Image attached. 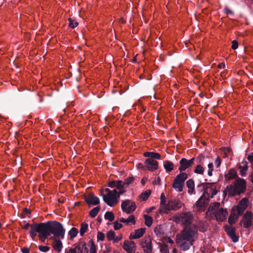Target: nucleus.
Segmentation results:
<instances>
[{
  "instance_id": "1",
  "label": "nucleus",
  "mask_w": 253,
  "mask_h": 253,
  "mask_svg": "<svg viewBox=\"0 0 253 253\" xmlns=\"http://www.w3.org/2000/svg\"><path fill=\"white\" fill-rule=\"evenodd\" d=\"M246 189V182L245 179L238 178L233 184L228 185L223 192L222 196L225 199L227 195L229 197L239 196L245 192Z\"/></svg>"
},
{
  "instance_id": "2",
  "label": "nucleus",
  "mask_w": 253,
  "mask_h": 253,
  "mask_svg": "<svg viewBox=\"0 0 253 253\" xmlns=\"http://www.w3.org/2000/svg\"><path fill=\"white\" fill-rule=\"evenodd\" d=\"M198 231L195 225L186 226L180 233L177 234L176 236L194 242L198 238Z\"/></svg>"
},
{
  "instance_id": "3",
  "label": "nucleus",
  "mask_w": 253,
  "mask_h": 253,
  "mask_svg": "<svg viewBox=\"0 0 253 253\" xmlns=\"http://www.w3.org/2000/svg\"><path fill=\"white\" fill-rule=\"evenodd\" d=\"M48 227V230L50 234H53L55 237L63 239L64 237L65 230L61 223L58 221H47L44 223Z\"/></svg>"
},
{
  "instance_id": "4",
  "label": "nucleus",
  "mask_w": 253,
  "mask_h": 253,
  "mask_svg": "<svg viewBox=\"0 0 253 253\" xmlns=\"http://www.w3.org/2000/svg\"><path fill=\"white\" fill-rule=\"evenodd\" d=\"M209 193L204 192L202 195L196 203V205L199 208V210L204 211L206 206L209 203Z\"/></svg>"
},
{
  "instance_id": "5",
  "label": "nucleus",
  "mask_w": 253,
  "mask_h": 253,
  "mask_svg": "<svg viewBox=\"0 0 253 253\" xmlns=\"http://www.w3.org/2000/svg\"><path fill=\"white\" fill-rule=\"evenodd\" d=\"M136 205L135 202L129 200H125L122 202L121 209L123 212L127 214L132 213L136 209Z\"/></svg>"
},
{
  "instance_id": "6",
  "label": "nucleus",
  "mask_w": 253,
  "mask_h": 253,
  "mask_svg": "<svg viewBox=\"0 0 253 253\" xmlns=\"http://www.w3.org/2000/svg\"><path fill=\"white\" fill-rule=\"evenodd\" d=\"M103 201L109 206L113 207L119 202V199L117 197V191L116 190V193H111L109 196L102 194Z\"/></svg>"
},
{
  "instance_id": "7",
  "label": "nucleus",
  "mask_w": 253,
  "mask_h": 253,
  "mask_svg": "<svg viewBox=\"0 0 253 253\" xmlns=\"http://www.w3.org/2000/svg\"><path fill=\"white\" fill-rule=\"evenodd\" d=\"M182 203L178 199H171L165 206V210L168 211L171 210L176 211L182 206Z\"/></svg>"
},
{
  "instance_id": "8",
  "label": "nucleus",
  "mask_w": 253,
  "mask_h": 253,
  "mask_svg": "<svg viewBox=\"0 0 253 253\" xmlns=\"http://www.w3.org/2000/svg\"><path fill=\"white\" fill-rule=\"evenodd\" d=\"M176 243L177 246L180 248V250L186 251L188 250L193 245V242L188 241L181 238L176 236Z\"/></svg>"
},
{
  "instance_id": "9",
  "label": "nucleus",
  "mask_w": 253,
  "mask_h": 253,
  "mask_svg": "<svg viewBox=\"0 0 253 253\" xmlns=\"http://www.w3.org/2000/svg\"><path fill=\"white\" fill-rule=\"evenodd\" d=\"M195 158H192L190 160H187L186 158H182L179 161L180 167L178 168L179 171L181 172L187 169H189L194 163Z\"/></svg>"
},
{
  "instance_id": "10",
  "label": "nucleus",
  "mask_w": 253,
  "mask_h": 253,
  "mask_svg": "<svg viewBox=\"0 0 253 253\" xmlns=\"http://www.w3.org/2000/svg\"><path fill=\"white\" fill-rule=\"evenodd\" d=\"M140 245L145 253H152V246L150 237H145L140 241Z\"/></svg>"
},
{
  "instance_id": "11",
  "label": "nucleus",
  "mask_w": 253,
  "mask_h": 253,
  "mask_svg": "<svg viewBox=\"0 0 253 253\" xmlns=\"http://www.w3.org/2000/svg\"><path fill=\"white\" fill-rule=\"evenodd\" d=\"M84 199L89 207L91 205H97L100 203L99 199L92 193L84 195Z\"/></svg>"
},
{
  "instance_id": "12",
  "label": "nucleus",
  "mask_w": 253,
  "mask_h": 253,
  "mask_svg": "<svg viewBox=\"0 0 253 253\" xmlns=\"http://www.w3.org/2000/svg\"><path fill=\"white\" fill-rule=\"evenodd\" d=\"M248 202L247 198H244L239 202L237 206H234L232 208L237 212L239 215H241L247 209Z\"/></svg>"
},
{
  "instance_id": "13",
  "label": "nucleus",
  "mask_w": 253,
  "mask_h": 253,
  "mask_svg": "<svg viewBox=\"0 0 253 253\" xmlns=\"http://www.w3.org/2000/svg\"><path fill=\"white\" fill-rule=\"evenodd\" d=\"M253 213L250 211H247L244 215V219L240 222V225L243 224L244 227L248 228L251 227L252 223Z\"/></svg>"
},
{
  "instance_id": "14",
  "label": "nucleus",
  "mask_w": 253,
  "mask_h": 253,
  "mask_svg": "<svg viewBox=\"0 0 253 253\" xmlns=\"http://www.w3.org/2000/svg\"><path fill=\"white\" fill-rule=\"evenodd\" d=\"M40 235L39 237L41 240H44L47 238L50 235V233L48 230V227L45 225L44 223H39Z\"/></svg>"
},
{
  "instance_id": "15",
  "label": "nucleus",
  "mask_w": 253,
  "mask_h": 253,
  "mask_svg": "<svg viewBox=\"0 0 253 253\" xmlns=\"http://www.w3.org/2000/svg\"><path fill=\"white\" fill-rule=\"evenodd\" d=\"M227 214L228 211L226 209H224L222 208H220L213 213L217 221H223L226 219Z\"/></svg>"
},
{
  "instance_id": "16",
  "label": "nucleus",
  "mask_w": 253,
  "mask_h": 253,
  "mask_svg": "<svg viewBox=\"0 0 253 253\" xmlns=\"http://www.w3.org/2000/svg\"><path fill=\"white\" fill-rule=\"evenodd\" d=\"M182 224L186 226H190L193 219L192 214L190 212H186L181 213L179 216Z\"/></svg>"
},
{
  "instance_id": "17",
  "label": "nucleus",
  "mask_w": 253,
  "mask_h": 253,
  "mask_svg": "<svg viewBox=\"0 0 253 253\" xmlns=\"http://www.w3.org/2000/svg\"><path fill=\"white\" fill-rule=\"evenodd\" d=\"M145 166L149 170L153 171L158 168L157 161L151 159H147L145 161Z\"/></svg>"
},
{
  "instance_id": "18",
  "label": "nucleus",
  "mask_w": 253,
  "mask_h": 253,
  "mask_svg": "<svg viewBox=\"0 0 253 253\" xmlns=\"http://www.w3.org/2000/svg\"><path fill=\"white\" fill-rule=\"evenodd\" d=\"M239 178L238 176L237 173L236 171L234 169H230L228 173L225 174V181H227L233 179H236V180L237 178Z\"/></svg>"
},
{
  "instance_id": "19",
  "label": "nucleus",
  "mask_w": 253,
  "mask_h": 253,
  "mask_svg": "<svg viewBox=\"0 0 253 253\" xmlns=\"http://www.w3.org/2000/svg\"><path fill=\"white\" fill-rule=\"evenodd\" d=\"M145 231V228H141L135 230L133 233H131L129 236V238L132 239H138L141 237Z\"/></svg>"
},
{
  "instance_id": "20",
  "label": "nucleus",
  "mask_w": 253,
  "mask_h": 253,
  "mask_svg": "<svg viewBox=\"0 0 253 253\" xmlns=\"http://www.w3.org/2000/svg\"><path fill=\"white\" fill-rule=\"evenodd\" d=\"M239 215L237 213V212L235 211L234 209H232L231 213L228 218V222L229 223L232 225L235 224L239 217Z\"/></svg>"
},
{
  "instance_id": "21",
  "label": "nucleus",
  "mask_w": 253,
  "mask_h": 253,
  "mask_svg": "<svg viewBox=\"0 0 253 253\" xmlns=\"http://www.w3.org/2000/svg\"><path fill=\"white\" fill-rule=\"evenodd\" d=\"M40 231L39 224L34 223L31 225L29 233L33 239L37 236V232L39 233Z\"/></svg>"
},
{
  "instance_id": "22",
  "label": "nucleus",
  "mask_w": 253,
  "mask_h": 253,
  "mask_svg": "<svg viewBox=\"0 0 253 253\" xmlns=\"http://www.w3.org/2000/svg\"><path fill=\"white\" fill-rule=\"evenodd\" d=\"M53 248L57 252L59 253L61 251L63 245L62 243L59 239H57L55 237L53 238Z\"/></svg>"
},
{
  "instance_id": "23",
  "label": "nucleus",
  "mask_w": 253,
  "mask_h": 253,
  "mask_svg": "<svg viewBox=\"0 0 253 253\" xmlns=\"http://www.w3.org/2000/svg\"><path fill=\"white\" fill-rule=\"evenodd\" d=\"M220 204L219 202H214L211 203L210 207L208 209L207 212H210L211 213L213 214L217 211H218L220 208Z\"/></svg>"
},
{
  "instance_id": "24",
  "label": "nucleus",
  "mask_w": 253,
  "mask_h": 253,
  "mask_svg": "<svg viewBox=\"0 0 253 253\" xmlns=\"http://www.w3.org/2000/svg\"><path fill=\"white\" fill-rule=\"evenodd\" d=\"M76 248L80 251V253H88V252L86 243L84 241H80L76 246Z\"/></svg>"
},
{
  "instance_id": "25",
  "label": "nucleus",
  "mask_w": 253,
  "mask_h": 253,
  "mask_svg": "<svg viewBox=\"0 0 253 253\" xmlns=\"http://www.w3.org/2000/svg\"><path fill=\"white\" fill-rule=\"evenodd\" d=\"M202 186L203 187L204 192H207L209 193V189L211 190L212 189V186L216 187V183L215 182H204L202 183L201 184L198 185V186Z\"/></svg>"
},
{
  "instance_id": "26",
  "label": "nucleus",
  "mask_w": 253,
  "mask_h": 253,
  "mask_svg": "<svg viewBox=\"0 0 253 253\" xmlns=\"http://www.w3.org/2000/svg\"><path fill=\"white\" fill-rule=\"evenodd\" d=\"M143 155L145 157L149 158L148 159L160 160L161 158L160 154L154 152H146L144 153Z\"/></svg>"
},
{
  "instance_id": "27",
  "label": "nucleus",
  "mask_w": 253,
  "mask_h": 253,
  "mask_svg": "<svg viewBox=\"0 0 253 253\" xmlns=\"http://www.w3.org/2000/svg\"><path fill=\"white\" fill-rule=\"evenodd\" d=\"M187 178L188 174L185 172H181L175 177L174 180L184 185V181L187 179Z\"/></svg>"
},
{
  "instance_id": "28",
  "label": "nucleus",
  "mask_w": 253,
  "mask_h": 253,
  "mask_svg": "<svg viewBox=\"0 0 253 253\" xmlns=\"http://www.w3.org/2000/svg\"><path fill=\"white\" fill-rule=\"evenodd\" d=\"M174 166L173 163L171 161L167 160L164 162V167L167 172L172 170L174 169Z\"/></svg>"
},
{
  "instance_id": "29",
  "label": "nucleus",
  "mask_w": 253,
  "mask_h": 253,
  "mask_svg": "<svg viewBox=\"0 0 253 253\" xmlns=\"http://www.w3.org/2000/svg\"><path fill=\"white\" fill-rule=\"evenodd\" d=\"M120 221L121 222L126 223V224H128L129 222H132L133 224L135 223V217L133 215H130L126 219L122 217L120 218Z\"/></svg>"
},
{
  "instance_id": "30",
  "label": "nucleus",
  "mask_w": 253,
  "mask_h": 253,
  "mask_svg": "<svg viewBox=\"0 0 253 253\" xmlns=\"http://www.w3.org/2000/svg\"><path fill=\"white\" fill-rule=\"evenodd\" d=\"M183 184L174 179L172 187L174 189L176 190L178 192H181L183 191Z\"/></svg>"
},
{
  "instance_id": "31",
  "label": "nucleus",
  "mask_w": 253,
  "mask_h": 253,
  "mask_svg": "<svg viewBox=\"0 0 253 253\" xmlns=\"http://www.w3.org/2000/svg\"><path fill=\"white\" fill-rule=\"evenodd\" d=\"M123 247L127 253H133L134 252V250L131 247H130L128 244V241L127 240L124 241Z\"/></svg>"
},
{
  "instance_id": "32",
  "label": "nucleus",
  "mask_w": 253,
  "mask_h": 253,
  "mask_svg": "<svg viewBox=\"0 0 253 253\" xmlns=\"http://www.w3.org/2000/svg\"><path fill=\"white\" fill-rule=\"evenodd\" d=\"M88 224L85 222H83L81 225V228L80 230V234L81 236H83L84 234L87 231L88 229Z\"/></svg>"
},
{
  "instance_id": "33",
  "label": "nucleus",
  "mask_w": 253,
  "mask_h": 253,
  "mask_svg": "<svg viewBox=\"0 0 253 253\" xmlns=\"http://www.w3.org/2000/svg\"><path fill=\"white\" fill-rule=\"evenodd\" d=\"M100 210V207L99 206H98L93 209H92L89 212V215L92 217H95L99 212V211Z\"/></svg>"
},
{
  "instance_id": "34",
  "label": "nucleus",
  "mask_w": 253,
  "mask_h": 253,
  "mask_svg": "<svg viewBox=\"0 0 253 253\" xmlns=\"http://www.w3.org/2000/svg\"><path fill=\"white\" fill-rule=\"evenodd\" d=\"M88 245L90 248V253H96V247L93 240H89Z\"/></svg>"
},
{
  "instance_id": "35",
  "label": "nucleus",
  "mask_w": 253,
  "mask_h": 253,
  "mask_svg": "<svg viewBox=\"0 0 253 253\" xmlns=\"http://www.w3.org/2000/svg\"><path fill=\"white\" fill-rule=\"evenodd\" d=\"M104 218L105 219L112 222L115 218V215L112 211H108L105 213Z\"/></svg>"
},
{
  "instance_id": "36",
  "label": "nucleus",
  "mask_w": 253,
  "mask_h": 253,
  "mask_svg": "<svg viewBox=\"0 0 253 253\" xmlns=\"http://www.w3.org/2000/svg\"><path fill=\"white\" fill-rule=\"evenodd\" d=\"M145 224L147 227H150L153 223V218L151 216L144 215Z\"/></svg>"
},
{
  "instance_id": "37",
  "label": "nucleus",
  "mask_w": 253,
  "mask_h": 253,
  "mask_svg": "<svg viewBox=\"0 0 253 253\" xmlns=\"http://www.w3.org/2000/svg\"><path fill=\"white\" fill-rule=\"evenodd\" d=\"M154 232L155 234L159 237H161L164 235V232L162 230L161 225L157 226L154 230Z\"/></svg>"
},
{
  "instance_id": "38",
  "label": "nucleus",
  "mask_w": 253,
  "mask_h": 253,
  "mask_svg": "<svg viewBox=\"0 0 253 253\" xmlns=\"http://www.w3.org/2000/svg\"><path fill=\"white\" fill-rule=\"evenodd\" d=\"M78 233V229L75 227H73L71 229V230L69 231V234L70 237V239L72 240L74 238H75Z\"/></svg>"
},
{
  "instance_id": "39",
  "label": "nucleus",
  "mask_w": 253,
  "mask_h": 253,
  "mask_svg": "<svg viewBox=\"0 0 253 253\" xmlns=\"http://www.w3.org/2000/svg\"><path fill=\"white\" fill-rule=\"evenodd\" d=\"M205 171V169L202 166V165H200V164H199L198 165L194 172L196 173H197V174H202L204 173Z\"/></svg>"
},
{
  "instance_id": "40",
  "label": "nucleus",
  "mask_w": 253,
  "mask_h": 253,
  "mask_svg": "<svg viewBox=\"0 0 253 253\" xmlns=\"http://www.w3.org/2000/svg\"><path fill=\"white\" fill-rule=\"evenodd\" d=\"M224 228L225 231L228 236L235 232V228L232 226L226 225L224 226Z\"/></svg>"
},
{
  "instance_id": "41",
  "label": "nucleus",
  "mask_w": 253,
  "mask_h": 253,
  "mask_svg": "<svg viewBox=\"0 0 253 253\" xmlns=\"http://www.w3.org/2000/svg\"><path fill=\"white\" fill-rule=\"evenodd\" d=\"M150 194L151 190H149L146 191L140 194V198L142 199L144 201L146 200L148 198Z\"/></svg>"
},
{
  "instance_id": "42",
  "label": "nucleus",
  "mask_w": 253,
  "mask_h": 253,
  "mask_svg": "<svg viewBox=\"0 0 253 253\" xmlns=\"http://www.w3.org/2000/svg\"><path fill=\"white\" fill-rule=\"evenodd\" d=\"M134 179L135 178L133 176H129L126 178L123 182L125 186H127L128 185L132 183L134 181Z\"/></svg>"
},
{
  "instance_id": "43",
  "label": "nucleus",
  "mask_w": 253,
  "mask_h": 253,
  "mask_svg": "<svg viewBox=\"0 0 253 253\" xmlns=\"http://www.w3.org/2000/svg\"><path fill=\"white\" fill-rule=\"evenodd\" d=\"M68 20L69 21V26L72 29H74L79 25V23L77 21H75V20H73L71 18H69Z\"/></svg>"
},
{
  "instance_id": "44",
  "label": "nucleus",
  "mask_w": 253,
  "mask_h": 253,
  "mask_svg": "<svg viewBox=\"0 0 253 253\" xmlns=\"http://www.w3.org/2000/svg\"><path fill=\"white\" fill-rule=\"evenodd\" d=\"M107 238L108 240L111 241L114 240V238L115 236V233L113 230H111L109 231L107 233Z\"/></svg>"
},
{
  "instance_id": "45",
  "label": "nucleus",
  "mask_w": 253,
  "mask_h": 253,
  "mask_svg": "<svg viewBox=\"0 0 253 253\" xmlns=\"http://www.w3.org/2000/svg\"><path fill=\"white\" fill-rule=\"evenodd\" d=\"M186 186L188 189H194L195 184L194 181L192 179H190L186 181Z\"/></svg>"
},
{
  "instance_id": "46",
  "label": "nucleus",
  "mask_w": 253,
  "mask_h": 253,
  "mask_svg": "<svg viewBox=\"0 0 253 253\" xmlns=\"http://www.w3.org/2000/svg\"><path fill=\"white\" fill-rule=\"evenodd\" d=\"M118 190H121L122 188H125V186L123 183V181L121 180H118L116 181V187Z\"/></svg>"
},
{
  "instance_id": "47",
  "label": "nucleus",
  "mask_w": 253,
  "mask_h": 253,
  "mask_svg": "<svg viewBox=\"0 0 253 253\" xmlns=\"http://www.w3.org/2000/svg\"><path fill=\"white\" fill-rule=\"evenodd\" d=\"M161 253H169V247L167 245H163L160 249Z\"/></svg>"
},
{
  "instance_id": "48",
  "label": "nucleus",
  "mask_w": 253,
  "mask_h": 253,
  "mask_svg": "<svg viewBox=\"0 0 253 253\" xmlns=\"http://www.w3.org/2000/svg\"><path fill=\"white\" fill-rule=\"evenodd\" d=\"M229 236L234 243H236L239 241V237L236 235L235 232L229 235Z\"/></svg>"
},
{
  "instance_id": "49",
  "label": "nucleus",
  "mask_w": 253,
  "mask_h": 253,
  "mask_svg": "<svg viewBox=\"0 0 253 253\" xmlns=\"http://www.w3.org/2000/svg\"><path fill=\"white\" fill-rule=\"evenodd\" d=\"M229 236L234 243H236L239 241V237L236 235L235 232L229 235Z\"/></svg>"
},
{
  "instance_id": "50",
  "label": "nucleus",
  "mask_w": 253,
  "mask_h": 253,
  "mask_svg": "<svg viewBox=\"0 0 253 253\" xmlns=\"http://www.w3.org/2000/svg\"><path fill=\"white\" fill-rule=\"evenodd\" d=\"M205 159V156L203 154L199 155L196 159V162L200 165L203 164V160Z\"/></svg>"
},
{
  "instance_id": "51",
  "label": "nucleus",
  "mask_w": 253,
  "mask_h": 253,
  "mask_svg": "<svg viewBox=\"0 0 253 253\" xmlns=\"http://www.w3.org/2000/svg\"><path fill=\"white\" fill-rule=\"evenodd\" d=\"M161 202H160V205L161 206H163L164 208L165 209V206L167 204H166V197L165 194L163 193L161 195Z\"/></svg>"
},
{
  "instance_id": "52",
  "label": "nucleus",
  "mask_w": 253,
  "mask_h": 253,
  "mask_svg": "<svg viewBox=\"0 0 253 253\" xmlns=\"http://www.w3.org/2000/svg\"><path fill=\"white\" fill-rule=\"evenodd\" d=\"M208 168H209L208 174L209 176H211L212 175V172L213 169V165L212 163H209L208 164Z\"/></svg>"
},
{
  "instance_id": "53",
  "label": "nucleus",
  "mask_w": 253,
  "mask_h": 253,
  "mask_svg": "<svg viewBox=\"0 0 253 253\" xmlns=\"http://www.w3.org/2000/svg\"><path fill=\"white\" fill-rule=\"evenodd\" d=\"M105 238V234L100 231L97 232V239L98 240L103 241Z\"/></svg>"
},
{
  "instance_id": "54",
  "label": "nucleus",
  "mask_w": 253,
  "mask_h": 253,
  "mask_svg": "<svg viewBox=\"0 0 253 253\" xmlns=\"http://www.w3.org/2000/svg\"><path fill=\"white\" fill-rule=\"evenodd\" d=\"M239 169L240 170V174L242 176H245L246 174V171L248 170V169H246L241 166H239Z\"/></svg>"
},
{
  "instance_id": "55",
  "label": "nucleus",
  "mask_w": 253,
  "mask_h": 253,
  "mask_svg": "<svg viewBox=\"0 0 253 253\" xmlns=\"http://www.w3.org/2000/svg\"><path fill=\"white\" fill-rule=\"evenodd\" d=\"M114 228L115 230H118L121 229L123 227V224L121 223H118V222L115 221L114 223Z\"/></svg>"
},
{
  "instance_id": "56",
  "label": "nucleus",
  "mask_w": 253,
  "mask_h": 253,
  "mask_svg": "<svg viewBox=\"0 0 253 253\" xmlns=\"http://www.w3.org/2000/svg\"><path fill=\"white\" fill-rule=\"evenodd\" d=\"M39 249L42 252H47L50 250V248L48 246H39Z\"/></svg>"
},
{
  "instance_id": "57",
  "label": "nucleus",
  "mask_w": 253,
  "mask_h": 253,
  "mask_svg": "<svg viewBox=\"0 0 253 253\" xmlns=\"http://www.w3.org/2000/svg\"><path fill=\"white\" fill-rule=\"evenodd\" d=\"M221 162V159L220 158V157L219 156H217V157L215 159V162H214L216 168H219L220 167Z\"/></svg>"
},
{
  "instance_id": "58",
  "label": "nucleus",
  "mask_w": 253,
  "mask_h": 253,
  "mask_svg": "<svg viewBox=\"0 0 253 253\" xmlns=\"http://www.w3.org/2000/svg\"><path fill=\"white\" fill-rule=\"evenodd\" d=\"M247 159L251 165H253V152H251L249 154Z\"/></svg>"
},
{
  "instance_id": "59",
  "label": "nucleus",
  "mask_w": 253,
  "mask_h": 253,
  "mask_svg": "<svg viewBox=\"0 0 253 253\" xmlns=\"http://www.w3.org/2000/svg\"><path fill=\"white\" fill-rule=\"evenodd\" d=\"M232 48L233 49L235 50L237 49V48L238 47V43L236 41L233 40L232 42Z\"/></svg>"
},
{
  "instance_id": "60",
  "label": "nucleus",
  "mask_w": 253,
  "mask_h": 253,
  "mask_svg": "<svg viewBox=\"0 0 253 253\" xmlns=\"http://www.w3.org/2000/svg\"><path fill=\"white\" fill-rule=\"evenodd\" d=\"M116 181L113 180L108 182V186L111 188H115L116 187Z\"/></svg>"
},
{
  "instance_id": "61",
  "label": "nucleus",
  "mask_w": 253,
  "mask_h": 253,
  "mask_svg": "<svg viewBox=\"0 0 253 253\" xmlns=\"http://www.w3.org/2000/svg\"><path fill=\"white\" fill-rule=\"evenodd\" d=\"M116 189H114V190H110V189L109 188H106L105 189V192H106L107 193V194H106L105 195H107V196H109V195L112 193H116Z\"/></svg>"
},
{
  "instance_id": "62",
  "label": "nucleus",
  "mask_w": 253,
  "mask_h": 253,
  "mask_svg": "<svg viewBox=\"0 0 253 253\" xmlns=\"http://www.w3.org/2000/svg\"><path fill=\"white\" fill-rule=\"evenodd\" d=\"M242 165H240L239 166H241V167L248 169V163L246 161H243L241 163Z\"/></svg>"
},
{
  "instance_id": "63",
  "label": "nucleus",
  "mask_w": 253,
  "mask_h": 253,
  "mask_svg": "<svg viewBox=\"0 0 253 253\" xmlns=\"http://www.w3.org/2000/svg\"><path fill=\"white\" fill-rule=\"evenodd\" d=\"M122 238V235H121L120 236H115L114 238V240H113V242L114 243H118L119 241H120Z\"/></svg>"
},
{
  "instance_id": "64",
  "label": "nucleus",
  "mask_w": 253,
  "mask_h": 253,
  "mask_svg": "<svg viewBox=\"0 0 253 253\" xmlns=\"http://www.w3.org/2000/svg\"><path fill=\"white\" fill-rule=\"evenodd\" d=\"M21 252L22 253H30V249L27 247H23L21 249Z\"/></svg>"
}]
</instances>
